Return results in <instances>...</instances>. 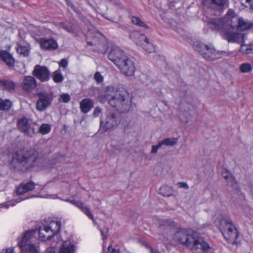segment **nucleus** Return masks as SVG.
Masks as SVG:
<instances>
[{"mask_svg": "<svg viewBox=\"0 0 253 253\" xmlns=\"http://www.w3.org/2000/svg\"><path fill=\"white\" fill-rule=\"evenodd\" d=\"M252 49L250 47H248L243 44L241 45V47L240 49V51L243 54H251L252 53Z\"/></svg>", "mask_w": 253, "mask_h": 253, "instance_id": "obj_36", "label": "nucleus"}, {"mask_svg": "<svg viewBox=\"0 0 253 253\" xmlns=\"http://www.w3.org/2000/svg\"><path fill=\"white\" fill-rule=\"evenodd\" d=\"M70 100V96L68 93H63L60 96L59 101L64 102L68 103Z\"/></svg>", "mask_w": 253, "mask_h": 253, "instance_id": "obj_34", "label": "nucleus"}, {"mask_svg": "<svg viewBox=\"0 0 253 253\" xmlns=\"http://www.w3.org/2000/svg\"><path fill=\"white\" fill-rule=\"evenodd\" d=\"M35 184L32 181H30L26 183H22L17 188V194L23 195L25 193L33 190L35 188Z\"/></svg>", "mask_w": 253, "mask_h": 253, "instance_id": "obj_19", "label": "nucleus"}, {"mask_svg": "<svg viewBox=\"0 0 253 253\" xmlns=\"http://www.w3.org/2000/svg\"><path fill=\"white\" fill-rule=\"evenodd\" d=\"M90 34H91V33H90V32H88L87 33V36L88 37L92 38V37H93V36H91V35H90Z\"/></svg>", "mask_w": 253, "mask_h": 253, "instance_id": "obj_52", "label": "nucleus"}, {"mask_svg": "<svg viewBox=\"0 0 253 253\" xmlns=\"http://www.w3.org/2000/svg\"><path fill=\"white\" fill-rule=\"evenodd\" d=\"M101 35L99 33H95L94 36L93 37V39L92 42L87 41V44L90 45H96L97 44V42L98 41V39L99 37H101Z\"/></svg>", "mask_w": 253, "mask_h": 253, "instance_id": "obj_35", "label": "nucleus"}, {"mask_svg": "<svg viewBox=\"0 0 253 253\" xmlns=\"http://www.w3.org/2000/svg\"><path fill=\"white\" fill-rule=\"evenodd\" d=\"M150 251L151 253H161L160 252H159L157 249H154L153 247L151 248Z\"/></svg>", "mask_w": 253, "mask_h": 253, "instance_id": "obj_47", "label": "nucleus"}, {"mask_svg": "<svg viewBox=\"0 0 253 253\" xmlns=\"http://www.w3.org/2000/svg\"><path fill=\"white\" fill-rule=\"evenodd\" d=\"M65 0L66 1L67 4L68 6H70L71 8H72V9L75 11V7L74 6V5L72 4V3L71 2V1H70L69 0Z\"/></svg>", "mask_w": 253, "mask_h": 253, "instance_id": "obj_46", "label": "nucleus"}, {"mask_svg": "<svg viewBox=\"0 0 253 253\" xmlns=\"http://www.w3.org/2000/svg\"><path fill=\"white\" fill-rule=\"evenodd\" d=\"M56 196L55 195H52V196H51V195H47V197H46V198H51V197L52 198L54 199V198H56Z\"/></svg>", "mask_w": 253, "mask_h": 253, "instance_id": "obj_51", "label": "nucleus"}, {"mask_svg": "<svg viewBox=\"0 0 253 253\" xmlns=\"http://www.w3.org/2000/svg\"><path fill=\"white\" fill-rule=\"evenodd\" d=\"M94 79L97 83H101L103 81V77L100 72H97L94 75Z\"/></svg>", "mask_w": 253, "mask_h": 253, "instance_id": "obj_37", "label": "nucleus"}, {"mask_svg": "<svg viewBox=\"0 0 253 253\" xmlns=\"http://www.w3.org/2000/svg\"><path fill=\"white\" fill-rule=\"evenodd\" d=\"M61 226L60 221L52 220L48 226L40 227L38 231L39 238L43 241L50 239L52 236L59 232Z\"/></svg>", "mask_w": 253, "mask_h": 253, "instance_id": "obj_9", "label": "nucleus"}, {"mask_svg": "<svg viewBox=\"0 0 253 253\" xmlns=\"http://www.w3.org/2000/svg\"><path fill=\"white\" fill-rule=\"evenodd\" d=\"M210 19L208 22V24L210 27L214 30H218L221 31V35L224 39L227 40L229 42H236L241 43L244 42L245 35L241 33H237L235 32H232L229 31L231 27H229L228 28H223L221 29H216L213 27V25L211 24V21L215 20Z\"/></svg>", "mask_w": 253, "mask_h": 253, "instance_id": "obj_10", "label": "nucleus"}, {"mask_svg": "<svg viewBox=\"0 0 253 253\" xmlns=\"http://www.w3.org/2000/svg\"><path fill=\"white\" fill-rule=\"evenodd\" d=\"M173 240L187 248L206 253L211 249L204 238L190 229H180L173 235Z\"/></svg>", "mask_w": 253, "mask_h": 253, "instance_id": "obj_2", "label": "nucleus"}, {"mask_svg": "<svg viewBox=\"0 0 253 253\" xmlns=\"http://www.w3.org/2000/svg\"><path fill=\"white\" fill-rule=\"evenodd\" d=\"M42 161V155L38 149L24 148L18 150L14 154L12 164L17 163L15 169L25 171L40 166Z\"/></svg>", "mask_w": 253, "mask_h": 253, "instance_id": "obj_1", "label": "nucleus"}, {"mask_svg": "<svg viewBox=\"0 0 253 253\" xmlns=\"http://www.w3.org/2000/svg\"><path fill=\"white\" fill-rule=\"evenodd\" d=\"M219 229L224 238L230 243H236L238 232L234 224L227 216H221L218 219Z\"/></svg>", "mask_w": 253, "mask_h": 253, "instance_id": "obj_5", "label": "nucleus"}, {"mask_svg": "<svg viewBox=\"0 0 253 253\" xmlns=\"http://www.w3.org/2000/svg\"><path fill=\"white\" fill-rule=\"evenodd\" d=\"M105 96L108 100V104L120 111H126L127 109L125 97L120 92L113 86L107 88Z\"/></svg>", "mask_w": 253, "mask_h": 253, "instance_id": "obj_6", "label": "nucleus"}, {"mask_svg": "<svg viewBox=\"0 0 253 253\" xmlns=\"http://www.w3.org/2000/svg\"><path fill=\"white\" fill-rule=\"evenodd\" d=\"M101 112V109L99 107H96L94 109L93 115L94 117H98Z\"/></svg>", "mask_w": 253, "mask_h": 253, "instance_id": "obj_45", "label": "nucleus"}, {"mask_svg": "<svg viewBox=\"0 0 253 253\" xmlns=\"http://www.w3.org/2000/svg\"><path fill=\"white\" fill-rule=\"evenodd\" d=\"M119 118L114 112L108 111L106 116L101 118L100 122V129L103 131L114 128L118 126Z\"/></svg>", "mask_w": 253, "mask_h": 253, "instance_id": "obj_11", "label": "nucleus"}, {"mask_svg": "<svg viewBox=\"0 0 253 253\" xmlns=\"http://www.w3.org/2000/svg\"><path fill=\"white\" fill-rule=\"evenodd\" d=\"M132 36L137 37L135 40L136 43L142 47L146 52L152 53L155 51V47L145 35L135 32L130 35L131 37Z\"/></svg>", "mask_w": 253, "mask_h": 253, "instance_id": "obj_13", "label": "nucleus"}, {"mask_svg": "<svg viewBox=\"0 0 253 253\" xmlns=\"http://www.w3.org/2000/svg\"><path fill=\"white\" fill-rule=\"evenodd\" d=\"M62 27L67 32L71 33H75V30L74 28L70 26L65 25L64 24L61 25Z\"/></svg>", "mask_w": 253, "mask_h": 253, "instance_id": "obj_38", "label": "nucleus"}, {"mask_svg": "<svg viewBox=\"0 0 253 253\" xmlns=\"http://www.w3.org/2000/svg\"><path fill=\"white\" fill-rule=\"evenodd\" d=\"M211 24L213 27L216 29L228 28L229 27H231L233 29L245 31L253 27L252 23L243 18L239 17L233 12L230 11L223 18L211 21Z\"/></svg>", "mask_w": 253, "mask_h": 253, "instance_id": "obj_3", "label": "nucleus"}, {"mask_svg": "<svg viewBox=\"0 0 253 253\" xmlns=\"http://www.w3.org/2000/svg\"><path fill=\"white\" fill-rule=\"evenodd\" d=\"M63 201L75 205L76 207L80 209L81 211L89 219L92 220L93 221H94L93 215L89 208L84 205L82 202L76 201L75 200H70L68 199L63 200Z\"/></svg>", "mask_w": 253, "mask_h": 253, "instance_id": "obj_16", "label": "nucleus"}, {"mask_svg": "<svg viewBox=\"0 0 253 253\" xmlns=\"http://www.w3.org/2000/svg\"><path fill=\"white\" fill-rule=\"evenodd\" d=\"M39 42L41 48L45 50H53L58 48L57 42L52 39L41 38Z\"/></svg>", "mask_w": 253, "mask_h": 253, "instance_id": "obj_18", "label": "nucleus"}, {"mask_svg": "<svg viewBox=\"0 0 253 253\" xmlns=\"http://www.w3.org/2000/svg\"><path fill=\"white\" fill-rule=\"evenodd\" d=\"M0 58L9 67L14 65L15 60L12 55L5 50L0 51Z\"/></svg>", "mask_w": 253, "mask_h": 253, "instance_id": "obj_20", "label": "nucleus"}, {"mask_svg": "<svg viewBox=\"0 0 253 253\" xmlns=\"http://www.w3.org/2000/svg\"><path fill=\"white\" fill-rule=\"evenodd\" d=\"M108 59L123 75L127 77L134 75L135 71L134 64L123 50L117 47L112 49L108 54Z\"/></svg>", "mask_w": 253, "mask_h": 253, "instance_id": "obj_4", "label": "nucleus"}, {"mask_svg": "<svg viewBox=\"0 0 253 253\" xmlns=\"http://www.w3.org/2000/svg\"><path fill=\"white\" fill-rule=\"evenodd\" d=\"M100 232L101 233L102 240L103 241H104L105 239H106V238L108 236V229L106 228L105 230H101Z\"/></svg>", "mask_w": 253, "mask_h": 253, "instance_id": "obj_41", "label": "nucleus"}, {"mask_svg": "<svg viewBox=\"0 0 253 253\" xmlns=\"http://www.w3.org/2000/svg\"><path fill=\"white\" fill-rule=\"evenodd\" d=\"M177 184L178 185V187H179V188H185V189H188L189 188V186L187 184V183H186V182H180L177 183Z\"/></svg>", "mask_w": 253, "mask_h": 253, "instance_id": "obj_44", "label": "nucleus"}, {"mask_svg": "<svg viewBox=\"0 0 253 253\" xmlns=\"http://www.w3.org/2000/svg\"><path fill=\"white\" fill-rule=\"evenodd\" d=\"M51 130L50 126L47 124H42L39 128V132L42 135L48 133Z\"/></svg>", "mask_w": 253, "mask_h": 253, "instance_id": "obj_31", "label": "nucleus"}, {"mask_svg": "<svg viewBox=\"0 0 253 253\" xmlns=\"http://www.w3.org/2000/svg\"><path fill=\"white\" fill-rule=\"evenodd\" d=\"M193 48L206 60L213 61L221 57L222 52L216 50L211 44H204L200 41H196L193 43Z\"/></svg>", "mask_w": 253, "mask_h": 253, "instance_id": "obj_7", "label": "nucleus"}, {"mask_svg": "<svg viewBox=\"0 0 253 253\" xmlns=\"http://www.w3.org/2000/svg\"><path fill=\"white\" fill-rule=\"evenodd\" d=\"M0 87L9 90H13L15 87V84L11 81L1 80L0 81Z\"/></svg>", "mask_w": 253, "mask_h": 253, "instance_id": "obj_23", "label": "nucleus"}, {"mask_svg": "<svg viewBox=\"0 0 253 253\" xmlns=\"http://www.w3.org/2000/svg\"><path fill=\"white\" fill-rule=\"evenodd\" d=\"M143 245L150 250H151V248H152V247L150 246L149 244H148L147 243L144 242L143 243Z\"/></svg>", "mask_w": 253, "mask_h": 253, "instance_id": "obj_48", "label": "nucleus"}, {"mask_svg": "<svg viewBox=\"0 0 253 253\" xmlns=\"http://www.w3.org/2000/svg\"><path fill=\"white\" fill-rule=\"evenodd\" d=\"M16 49L18 53L23 55L25 57L29 55V51L28 48L26 46L17 45Z\"/></svg>", "mask_w": 253, "mask_h": 253, "instance_id": "obj_32", "label": "nucleus"}, {"mask_svg": "<svg viewBox=\"0 0 253 253\" xmlns=\"http://www.w3.org/2000/svg\"><path fill=\"white\" fill-rule=\"evenodd\" d=\"M52 79L56 83H61L63 81L64 77L59 69L53 72Z\"/></svg>", "mask_w": 253, "mask_h": 253, "instance_id": "obj_27", "label": "nucleus"}, {"mask_svg": "<svg viewBox=\"0 0 253 253\" xmlns=\"http://www.w3.org/2000/svg\"><path fill=\"white\" fill-rule=\"evenodd\" d=\"M39 98L37 103L36 108L39 111H42L50 105L53 96L51 93L41 92L37 93Z\"/></svg>", "mask_w": 253, "mask_h": 253, "instance_id": "obj_12", "label": "nucleus"}, {"mask_svg": "<svg viewBox=\"0 0 253 253\" xmlns=\"http://www.w3.org/2000/svg\"><path fill=\"white\" fill-rule=\"evenodd\" d=\"M36 232V230L26 231L21 238L18 239V245L21 249V253H38V247L31 243Z\"/></svg>", "mask_w": 253, "mask_h": 253, "instance_id": "obj_8", "label": "nucleus"}, {"mask_svg": "<svg viewBox=\"0 0 253 253\" xmlns=\"http://www.w3.org/2000/svg\"><path fill=\"white\" fill-rule=\"evenodd\" d=\"M160 193L166 197H169L171 195L172 191L170 187L168 186H163L159 189Z\"/></svg>", "mask_w": 253, "mask_h": 253, "instance_id": "obj_28", "label": "nucleus"}, {"mask_svg": "<svg viewBox=\"0 0 253 253\" xmlns=\"http://www.w3.org/2000/svg\"><path fill=\"white\" fill-rule=\"evenodd\" d=\"M251 65L248 63H243L240 65V70L242 73H248L252 70Z\"/></svg>", "mask_w": 253, "mask_h": 253, "instance_id": "obj_33", "label": "nucleus"}, {"mask_svg": "<svg viewBox=\"0 0 253 253\" xmlns=\"http://www.w3.org/2000/svg\"><path fill=\"white\" fill-rule=\"evenodd\" d=\"M11 105V103L9 100H3L0 98V110H7L10 109Z\"/></svg>", "mask_w": 253, "mask_h": 253, "instance_id": "obj_30", "label": "nucleus"}, {"mask_svg": "<svg viewBox=\"0 0 253 253\" xmlns=\"http://www.w3.org/2000/svg\"><path fill=\"white\" fill-rule=\"evenodd\" d=\"M23 199H22L20 198L17 199L15 200H11L6 203H4L1 204H0V208H8L10 206H14L16 205V203L20 202L22 201Z\"/></svg>", "mask_w": 253, "mask_h": 253, "instance_id": "obj_29", "label": "nucleus"}, {"mask_svg": "<svg viewBox=\"0 0 253 253\" xmlns=\"http://www.w3.org/2000/svg\"><path fill=\"white\" fill-rule=\"evenodd\" d=\"M162 147V145L160 143V141L159 142L158 144L157 145H153L152 147V149L151 151V153L152 154H156L158 150Z\"/></svg>", "mask_w": 253, "mask_h": 253, "instance_id": "obj_40", "label": "nucleus"}, {"mask_svg": "<svg viewBox=\"0 0 253 253\" xmlns=\"http://www.w3.org/2000/svg\"><path fill=\"white\" fill-rule=\"evenodd\" d=\"M18 127L20 130L27 136L32 137L35 133L34 128L26 118H22L19 121Z\"/></svg>", "mask_w": 253, "mask_h": 253, "instance_id": "obj_15", "label": "nucleus"}, {"mask_svg": "<svg viewBox=\"0 0 253 253\" xmlns=\"http://www.w3.org/2000/svg\"><path fill=\"white\" fill-rule=\"evenodd\" d=\"M4 253H14L13 250L11 249H8Z\"/></svg>", "mask_w": 253, "mask_h": 253, "instance_id": "obj_50", "label": "nucleus"}, {"mask_svg": "<svg viewBox=\"0 0 253 253\" xmlns=\"http://www.w3.org/2000/svg\"><path fill=\"white\" fill-rule=\"evenodd\" d=\"M222 175L223 177L227 180V182L229 185L233 186L236 183L234 178L228 170L224 169L222 172Z\"/></svg>", "mask_w": 253, "mask_h": 253, "instance_id": "obj_24", "label": "nucleus"}, {"mask_svg": "<svg viewBox=\"0 0 253 253\" xmlns=\"http://www.w3.org/2000/svg\"><path fill=\"white\" fill-rule=\"evenodd\" d=\"M59 65L60 67L66 68L68 66V61L65 59H62L59 63Z\"/></svg>", "mask_w": 253, "mask_h": 253, "instance_id": "obj_42", "label": "nucleus"}, {"mask_svg": "<svg viewBox=\"0 0 253 253\" xmlns=\"http://www.w3.org/2000/svg\"><path fill=\"white\" fill-rule=\"evenodd\" d=\"M130 19L131 22L134 25L143 28L144 29L149 28V26L146 25L143 21H142L141 19L138 17L131 16H130Z\"/></svg>", "mask_w": 253, "mask_h": 253, "instance_id": "obj_25", "label": "nucleus"}, {"mask_svg": "<svg viewBox=\"0 0 253 253\" xmlns=\"http://www.w3.org/2000/svg\"><path fill=\"white\" fill-rule=\"evenodd\" d=\"M227 0H211L212 4L222 6L225 4Z\"/></svg>", "mask_w": 253, "mask_h": 253, "instance_id": "obj_39", "label": "nucleus"}, {"mask_svg": "<svg viewBox=\"0 0 253 253\" xmlns=\"http://www.w3.org/2000/svg\"><path fill=\"white\" fill-rule=\"evenodd\" d=\"M108 250L109 253H120L119 249L113 248L111 246L108 247Z\"/></svg>", "mask_w": 253, "mask_h": 253, "instance_id": "obj_43", "label": "nucleus"}, {"mask_svg": "<svg viewBox=\"0 0 253 253\" xmlns=\"http://www.w3.org/2000/svg\"><path fill=\"white\" fill-rule=\"evenodd\" d=\"M246 2L250 3L251 7L253 8V0H246Z\"/></svg>", "mask_w": 253, "mask_h": 253, "instance_id": "obj_49", "label": "nucleus"}, {"mask_svg": "<svg viewBox=\"0 0 253 253\" xmlns=\"http://www.w3.org/2000/svg\"><path fill=\"white\" fill-rule=\"evenodd\" d=\"M178 140V138H167L160 141V143L162 146H173L177 144Z\"/></svg>", "mask_w": 253, "mask_h": 253, "instance_id": "obj_26", "label": "nucleus"}, {"mask_svg": "<svg viewBox=\"0 0 253 253\" xmlns=\"http://www.w3.org/2000/svg\"><path fill=\"white\" fill-rule=\"evenodd\" d=\"M75 246L70 241H65L60 247L59 253H74Z\"/></svg>", "mask_w": 253, "mask_h": 253, "instance_id": "obj_22", "label": "nucleus"}, {"mask_svg": "<svg viewBox=\"0 0 253 253\" xmlns=\"http://www.w3.org/2000/svg\"><path fill=\"white\" fill-rule=\"evenodd\" d=\"M93 106V101L89 98L84 99L80 103L81 110L84 113H87L88 112L92 109Z\"/></svg>", "mask_w": 253, "mask_h": 253, "instance_id": "obj_21", "label": "nucleus"}, {"mask_svg": "<svg viewBox=\"0 0 253 253\" xmlns=\"http://www.w3.org/2000/svg\"><path fill=\"white\" fill-rule=\"evenodd\" d=\"M37 82L32 76H25L24 77L22 83V88L26 91L31 92L36 87Z\"/></svg>", "mask_w": 253, "mask_h": 253, "instance_id": "obj_17", "label": "nucleus"}, {"mask_svg": "<svg viewBox=\"0 0 253 253\" xmlns=\"http://www.w3.org/2000/svg\"><path fill=\"white\" fill-rule=\"evenodd\" d=\"M49 71L46 67L39 65H36L33 71V74L42 82L49 79Z\"/></svg>", "mask_w": 253, "mask_h": 253, "instance_id": "obj_14", "label": "nucleus"}]
</instances>
